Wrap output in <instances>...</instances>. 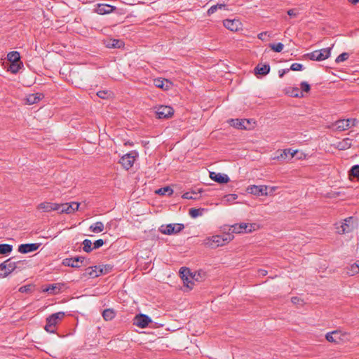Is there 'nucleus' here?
Masks as SVG:
<instances>
[{
  "instance_id": "f257e3e1",
  "label": "nucleus",
  "mask_w": 359,
  "mask_h": 359,
  "mask_svg": "<svg viewBox=\"0 0 359 359\" xmlns=\"http://www.w3.org/2000/svg\"><path fill=\"white\" fill-rule=\"evenodd\" d=\"M336 233L346 234L354 231L358 227V219L353 217H347L334 224Z\"/></svg>"
},
{
  "instance_id": "f03ea898",
  "label": "nucleus",
  "mask_w": 359,
  "mask_h": 359,
  "mask_svg": "<svg viewBox=\"0 0 359 359\" xmlns=\"http://www.w3.org/2000/svg\"><path fill=\"white\" fill-rule=\"evenodd\" d=\"M233 238V236L231 233H223L220 235H215L207 238L204 241V244L210 246L215 245V247H220L227 245Z\"/></svg>"
},
{
  "instance_id": "7ed1b4c3",
  "label": "nucleus",
  "mask_w": 359,
  "mask_h": 359,
  "mask_svg": "<svg viewBox=\"0 0 359 359\" xmlns=\"http://www.w3.org/2000/svg\"><path fill=\"white\" fill-rule=\"evenodd\" d=\"M64 312H57L50 316L46 319V325L44 327L45 330L50 333H55L56 325L64 318Z\"/></svg>"
},
{
  "instance_id": "20e7f679",
  "label": "nucleus",
  "mask_w": 359,
  "mask_h": 359,
  "mask_svg": "<svg viewBox=\"0 0 359 359\" xmlns=\"http://www.w3.org/2000/svg\"><path fill=\"white\" fill-rule=\"evenodd\" d=\"M259 225L255 223H241L236 224L229 227V231L231 233H250L258 229Z\"/></svg>"
},
{
  "instance_id": "39448f33",
  "label": "nucleus",
  "mask_w": 359,
  "mask_h": 359,
  "mask_svg": "<svg viewBox=\"0 0 359 359\" xmlns=\"http://www.w3.org/2000/svg\"><path fill=\"white\" fill-rule=\"evenodd\" d=\"M325 339L329 342L339 344L348 340V335L340 330H334L327 332L325 335Z\"/></svg>"
},
{
  "instance_id": "423d86ee",
  "label": "nucleus",
  "mask_w": 359,
  "mask_h": 359,
  "mask_svg": "<svg viewBox=\"0 0 359 359\" xmlns=\"http://www.w3.org/2000/svg\"><path fill=\"white\" fill-rule=\"evenodd\" d=\"M184 228V224L179 223L162 224L159 227V231L165 235H175L182 231Z\"/></svg>"
},
{
  "instance_id": "0eeeda50",
  "label": "nucleus",
  "mask_w": 359,
  "mask_h": 359,
  "mask_svg": "<svg viewBox=\"0 0 359 359\" xmlns=\"http://www.w3.org/2000/svg\"><path fill=\"white\" fill-rule=\"evenodd\" d=\"M330 51L331 48H323L309 53L307 57L311 60L322 61L330 57Z\"/></svg>"
},
{
  "instance_id": "6e6552de",
  "label": "nucleus",
  "mask_w": 359,
  "mask_h": 359,
  "mask_svg": "<svg viewBox=\"0 0 359 359\" xmlns=\"http://www.w3.org/2000/svg\"><path fill=\"white\" fill-rule=\"evenodd\" d=\"M80 203L76 202L57 203V211L59 213L72 214L78 210Z\"/></svg>"
},
{
  "instance_id": "1a4fd4ad",
  "label": "nucleus",
  "mask_w": 359,
  "mask_h": 359,
  "mask_svg": "<svg viewBox=\"0 0 359 359\" xmlns=\"http://www.w3.org/2000/svg\"><path fill=\"white\" fill-rule=\"evenodd\" d=\"M229 123L237 129L250 130L253 128L252 123L254 124L255 121L252 119H231Z\"/></svg>"
},
{
  "instance_id": "9d476101",
  "label": "nucleus",
  "mask_w": 359,
  "mask_h": 359,
  "mask_svg": "<svg viewBox=\"0 0 359 359\" xmlns=\"http://www.w3.org/2000/svg\"><path fill=\"white\" fill-rule=\"evenodd\" d=\"M276 154L277 155L273 157L274 160L290 161L298 154V150H292L291 149H283V150H278Z\"/></svg>"
},
{
  "instance_id": "9b49d317",
  "label": "nucleus",
  "mask_w": 359,
  "mask_h": 359,
  "mask_svg": "<svg viewBox=\"0 0 359 359\" xmlns=\"http://www.w3.org/2000/svg\"><path fill=\"white\" fill-rule=\"evenodd\" d=\"M248 194L256 196H268V186L266 185H250L246 189Z\"/></svg>"
},
{
  "instance_id": "f8f14e48",
  "label": "nucleus",
  "mask_w": 359,
  "mask_h": 359,
  "mask_svg": "<svg viewBox=\"0 0 359 359\" xmlns=\"http://www.w3.org/2000/svg\"><path fill=\"white\" fill-rule=\"evenodd\" d=\"M137 156V154L136 151H130V153L123 156L119 163L123 166L124 168L128 170L133 165Z\"/></svg>"
},
{
  "instance_id": "ddd939ff",
  "label": "nucleus",
  "mask_w": 359,
  "mask_h": 359,
  "mask_svg": "<svg viewBox=\"0 0 359 359\" xmlns=\"http://www.w3.org/2000/svg\"><path fill=\"white\" fill-rule=\"evenodd\" d=\"M155 109V112L158 118H168L174 114L173 109L170 106L161 105Z\"/></svg>"
},
{
  "instance_id": "4468645a",
  "label": "nucleus",
  "mask_w": 359,
  "mask_h": 359,
  "mask_svg": "<svg viewBox=\"0 0 359 359\" xmlns=\"http://www.w3.org/2000/svg\"><path fill=\"white\" fill-rule=\"evenodd\" d=\"M65 283H57L54 284L48 285L42 287V292H46L50 295L57 294L61 292Z\"/></svg>"
},
{
  "instance_id": "2eb2a0df",
  "label": "nucleus",
  "mask_w": 359,
  "mask_h": 359,
  "mask_svg": "<svg viewBox=\"0 0 359 359\" xmlns=\"http://www.w3.org/2000/svg\"><path fill=\"white\" fill-rule=\"evenodd\" d=\"M108 271L107 266L89 267L86 270V275H88L90 278H96L102 274L106 273Z\"/></svg>"
},
{
  "instance_id": "dca6fc26",
  "label": "nucleus",
  "mask_w": 359,
  "mask_h": 359,
  "mask_svg": "<svg viewBox=\"0 0 359 359\" xmlns=\"http://www.w3.org/2000/svg\"><path fill=\"white\" fill-rule=\"evenodd\" d=\"M151 322V319L147 315L138 314L135 317L133 324L140 328H145Z\"/></svg>"
},
{
  "instance_id": "f3484780",
  "label": "nucleus",
  "mask_w": 359,
  "mask_h": 359,
  "mask_svg": "<svg viewBox=\"0 0 359 359\" xmlns=\"http://www.w3.org/2000/svg\"><path fill=\"white\" fill-rule=\"evenodd\" d=\"M224 26L231 32H237L241 27V22L238 20H225L223 21Z\"/></svg>"
},
{
  "instance_id": "a211bd4d",
  "label": "nucleus",
  "mask_w": 359,
  "mask_h": 359,
  "mask_svg": "<svg viewBox=\"0 0 359 359\" xmlns=\"http://www.w3.org/2000/svg\"><path fill=\"white\" fill-rule=\"evenodd\" d=\"M210 178L219 184H226L230 180L227 175L215 172H210Z\"/></svg>"
},
{
  "instance_id": "6ab92c4d",
  "label": "nucleus",
  "mask_w": 359,
  "mask_h": 359,
  "mask_svg": "<svg viewBox=\"0 0 359 359\" xmlns=\"http://www.w3.org/2000/svg\"><path fill=\"white\" fill-rule=\"evenodd\" d=\"M83 261V257H76L74 258H67L62 261V264L67 266L77 268L81 266V263Z\"/></svg>"
},
{
  "instance_id": "aec40b11",
  "label": "nucleus",
  "mask_w": 359,
  "mask_h": 359,
  "mask_svg": "<svg viewBox=\"0 0 359 359\" xmlns=\"http://www.w3.org/2000/svg\"><path fill=\"white\" fill-rule=\"evenodd\" d=\"M116 10V8L109 4H98L95 12L100 15L109 14Z\"/></svg>"
},
{
  "instance_id": "412c9836",
  "label": "nucleus",
  "mask_w": 359,
  "mask_h": 359,
  "mask_svg": "<svg viewBox=\"0 0 359 359\" xmlns=\"http://www.w3.org/2000/svg\"><path fill=\"white\" fill-rule=\"evenodd\" d=\"M332 127H334V130L337 131H344L350 128L347 119L338 120L332 125Z\"/></svg>"
},
{
  "instance_id": "4be33fe9",
  "label": "nucleus",
  "mask_w": 359,
  "mask_h": 359,
  "mask_svg": "<svg viewBox=\"0 0 359 359\" xmlns=\"http://www.w3.org/2000/svg\"><path fill=\"white\" fill-rule=\"evenodd\" d=\"M14 269V267L11 264H7L4 262L0 265V278H5L8 276Z\"/></svg>"
},
{
  "instance_id": "5701e85b",
  "label": "nucleus",
  "mask_w": 359,
  "mask_h": 359,
  "mask_svg": "<svg viewBox=\"0 0 359 359\" xmlns=\"http://www.w3.org/2000/svg\"><path fill=\"white\" fill-rule=\"evenodd\" d=\"M154 84L156 87L163 90H168L172 83L167 79H156L154 80Z\"/></svg>"
},
{
  "instance_id": "b1692460",
  "label": "nucleus",
  "mask_w": 359,
  "mask_h": 359,
  "mask_svg": "<svg viewBox=\"0 0 359 359\" xmlns=\"http://www.w3.org/2000/svg\"><path fill=\"white\" fill-rule=\"evenodd\" d=\"M57 203L44 202L39 205L38 208L44 212L57 211Z\"/></svg>"
},
{
  "instance_id": "393cba45",
  "label": "nucleus",
  "mask_w": 359,
  "mask_h": 359,
  "mask_svg": "<svg viewBox=\"0 0 359 359\" xmlns=\"http://www.w3.org/2000/svg\"><path fill=\"white\" fill-rule=\"evenodd\" d=\"M104 45L107 48H121L123 46V42L121 40L109 39L104 41Z\"/></svg>"
},
{
  "instance_id": "a878e982",
  "label": "nucleus",
  "mask_w": 359,
  "mask_h": 359,
  "mask_svg": "<svg viewBox=\"0 0 359 359\" xmlns=\"http://www.w3.org/2000/svg\"><path fill=\"white\" fill-rule=\"evenodd\" d=\"M270 71V66L269 65H258L255 68V74L264 76L269 74Z\"/></svg>"
},
{
  "instance_id": "bb28decb",
  "label": "nucleus",
  "mask_w": 359,
  "mask_h": 359,
  "mask_svg": "<svg viewBox=\"0 0 359 359\" xmlns=\"http://www.w3.org/2000/svg\"><path fill=\"white\" fill-rule=\"evenodd\" d=\"M205 278H206V273L203 270H200V271H196L194 273H192L191 278L194 280V283L195 282H202L203 280H204L205 279Z\"/></svg>"
},
{
  "instance_id": "cd10ccee",
  "label": "nucleus",
  "mask_w": 359,
  "mask_h": 359,
  "mask_svg": "<svg viewBox=\"0 0 359 359\" xmlns=\"http://www.w3.org/2000/svg\"><path fill=\"white\" fill-rule=\"evenodd\" d=\"M351 140L349 138H344L337 144V148L340 150H345L351 147Z\"/></svg>"
},
{
  "instance_id": "c85d7f7f",
  "label": "nucleus",
  "mask_w": 359,
  "mask_h": 359,
  "mask_svg": "<svg viewBox=\"0 0 359 359\" xmlns=\"http://www.w3.org/2000/svg\"><path fill=\"white\" fill-rule=\"evenodd\" d=\"M89 229L93 233H100L104 231V226L101 222H97L96 223L90 226Z\"/></svg>"
},
{
  "instance_id": "c756f323",
  "label": "nucleus",
  "mask_w": 359,
  "mask_h": 359,
  "mask_svg": "<svg viewBox=\"0 0 359 359\" xmlns=\"http://www.w3.org/2000/svg\"><path fill=\"white\" fill-rule=\"evenodd\" d=\"M359 272V263L357 262L346 268V273L348 276H354Z\"/></svg>"
},
{
  "instance_id": "7c9ffc66",
  "label": "nucleus",
  "mask_w": 359,
  "mask_h": 359,
  "mask_svg": "<svg viewBox=\"0 0 359 359\" xmlns=\"http://www.w3.org/2000/svg\"><path fill=\"white\" fill-rule=\"evenodd\" d=\"M7 58L11 63L21 62L20 53L17 51L9 53L7 55Z\"/></svg>"
},
{
  "instance_id": "2f4dec72",
  "label": "nucleus",
  "mask_w": 359,
  "mask_h": 359,
  "mask_svg": "<svg viewBox=\"0 0 359 359\" xmlns=\"http://www.w3.org/2000/svg\"><path fill=\"white\" fill-rule=\"evenodd\" d=\"M41 95L36 93V94H30L26 98V102L28 104H33L36 103L38 101H39Z\"/></svg>"
},
{
  "instance_id": "473e14b6",
  "label": "nucleus",
  "mask_w": 359,
  "mask_h": 359,
  "mask_svg": "<svg viewBox=\"0 0 359 359\" xmlns=\"http://www.w3.org/2000/svg\"><path fill=\"white\" fill-rule=\"evenodd\" d=\"M225 7L226 4H217L216 5H214L208 10V15H211L212 14L215 13L218 9L225 8Z\"/></svg>"
},
{
  "instance_id": "72a5a7b5",
  "label": "nucleus",
  "mask_w": 359,
  "mask_h": 359,
  "mask_svg": "<svg viewBox=\"0 0 359 359\" xmlns=\"http://www.w3.org/2000/svg\"><path fill=\"white\" fill-rule=\"evenodd\" d=\"M114 312L111 309H105L102 312V316L105 320H111L114 318Z\"/></svg>"
},
{
  "instance_id": "f704fd0d",
  "label": "nucleus",
  "mask_w": 359,
  "mask_h": 359,
  "mask_svg": "<svg viewBox=\"0 0 359 359\" xmlns=\"http://www.w3.org/2000/svg\"><path fill=\"white\" fill-rule=\"evenodd\" d=\"M180 274L181 276L182 280H183L184 278L191 277L192 276V273L190 271V270L188 268L182 267L180 269Z\"/></svg>"
},
{
  "instance_id": "c9c22d12",
  "label": "nucleus",
  "mask_w": 359,
  "mask_h": 359,
  "mask_svg": "<svg viewBox=\"0 0 359 359\" xmlns=\"http://www.w3.org/2000/svg\"><path fill=\"white\" fill-rule=\"evenodd\" d=\"M183 283L189 290H192L194 286V280L191 277L184 278Z\"/></svg>"
},
{
  "instance_id": "e433bc0d",
  "label": "nucleus",
  "mask_w": 359,
  "mask_h": 359,
  "mask_svg": "<svg viewBox=\"0 0 359 359\" xmlns=\"http://www.w3.org/2000/svg\"><path fill=\"white\" fill-rule=\"evenodd\" d=\"M22 65V64L21 62L11 63L8 70L11 71L12 73L15 74L21 68Z\"/></svg>"
},
{
  "instance_id": "4c0bfd02",
  "label": "nucleus",
  "mask_w": 359,
  "mask_h": 359,
  "mask_svg": "<svg viewBox=\"0 0 359 359\" xmlns=\"http://www.w3.org/2000/svg\"><path fill=\"white\" fill-rule=\"evenodd\" d=\"M172 192H173L172 189L169 187L161 188L156 191V193L158 194H160V195L168 194L170 196V195L172 194Z\"/></svg>"
},
{
  "instance_id": "58836bf2",
  "label": "nucleus",
  "mask_w": 359,
  "mask_h": 359,
  "mask_svg": "<svg viewBox=\"0 0 359 359\" xmlns=\"http://www.w3.org/2000/svg\"><path fill=\"white\" fill-rule=\"evenodd\" d=\"M269 47L275 52L280 53L283 49V44L281 43H271L269 45Z\"/></svg>"
},
{
  "instance_id": "ea45409f",
  "label": "nucleus",
  "mask_w": 359,
  "mask_h": 359,
  "mask_svg": "<svg viewBox=\"0 0 359 359\" xmlns=\"http://www.w3.org/2000/svg\"><path fill=\"white\" fill-rule=\"evenodd\" d=\"M288 93H290L292 97H302L304 96L302 91H299L297 88H292Z\"/></svg>"
},
{
  "instance_id": "a19ab883",
  "label": "nucleus",
  "mask_w": 359,
  "mask_h": 359,
  "mask_svg": "<svg viewBox=\"0 0 359 359\" xmlns=\"http://www.w3.org/2000/svg\"><path fill=\"white\" fill-rule=\"evenodd\" d=\"M189 215L193 218H196L201 214V210L196 208H191L189 211Z\"/></svg>"
},
{
  "instance_id": "79ce46f5",
  "label": "nucleus",
  "mask_w": 359,
  "mask_h": 359,
  "mask_svg": "<svg viewBox=\"0 0 359 359\" xmlns=\"http://www.w3.org/2000/svg\"><path fill=\"white\" fill-rule=\"evenodd\" d=\"M351 174L359 180V165H355L351 169Z\"/></svg>"
},
{
  "instance_id": "37998d69",
  "label": "nucleus",
  "mask_w": 359,
  "mask_h": 359,
  "mask_svg": "<svg viewBox=\"0 0 359 359\" xmlns=\"http://www.w3.org/2000/svg\"><path fill=\"white\" fill-rule=\"evenodd\" d=\"M348 58V54L347 53H343L340 54L336 59V62L339 63L346 60Z\"/></svg>"
},
{
  "instance_id": "c03bdc74",
  "label": "nucleus",
  "mask_w": 359,
  "mask_h": 359,
  "mask_svg": "<svg viewBox=\"0 0 359 359\" xmlns=\"http://www.w3.org/2000/svg\"><path fill=\"white\" fill-rule=\"evenodd\" d=\"M237 198H238V196L235 194H228V195L225 196V197H224L225 201L228 203L233 202L235 200L237 199Z\"/></svg>"
},
{
  "instance_id": "a18cd8bd",
  "label": "nucleus",
  "mask_w": 359,
  "mask_h": 359,
  "mask_svg": "<svg viewBox=\"0 0 359 359\" xmlns=\"http://www.w3.org/2000/svg\"><path fill=\"white\" fill-rule=\"evenodd\" d=\"M110 94V92L106 90H100L97 93V95L102 99L107 98Z\"/></svg>"
},
{
  "instance_id": "49530a36",
  "label": "nucleus",
  "mask_w": 359,
  "mask_h": 359,
  "mask_svg": "<svg viewBox=\"0 0 359 359\" xmlns=\"http://www.w3.org/2000/svg\"><path fill=\"white\" fill-rule=\"evenodd\" d=\"M33 286L32 285H27L25 286H22L19 288V292H30L32 290Z\"/></svg>"
},
{
  "instance_id": "de8ad7c7",
  "label": "nucleus",
  "mask_w": 359,
  "mask_h": 359,
  "mask_svg": "<svg viewBox=\"0 0 359 359\" xmlns=\"http://www.w3.org/2000/svg\"><path fill=\"white\" fill-rule=\"evenodd\" d=\"M301 88H302V93L303 92H309L310 90V86L307 82L303 81L301 83Z\"/></svg>"
},
{
  "instance_id": "09e8293b",
  "label": "nucleus",
  "mask_w": 359,
  "mask_h": 359,
  "mask_svg": "<svg viewBox=\"0 0 359 359\" xmlns=\"http://www.w3.org/2000/svg\"><path fill=\"white\" fill-rule=\"evenodd\" d=\"M302 65L301 64H299V63H294L291 65L290 67V69L293 70V71H300L302 69Z\"/></svg>"
},
{
  "instance_id": "8fccbe9b",
  "label": "nucleus",
  "mask_w": 359,
  "mask_h": 359,
  "mask_svg": "<svg viewBox=\"0 0 359 359\" xmlns=\"http://www.w3.org/2000/svg\"><path fill=\"white\" fill-rule=\"evenodd\" d=\"M36 249L37 248H18V251L20 253L26 254V253L34 252Z\"/></svg>"
},
{
  "instance_id": "3c124183",
  "label": "nucleus",
  "mask_w": 359,
  "mask_h": 359,
  "mask_svg": "<svg viewBox=\"0 0 359 359\" xmlns=\"http://www.w3.org/2000/svg\"><path fill=\"white\" fill-rule=\"evenodd\" d=\"M194 194H195V193L186 192L182 195V198L185 199H196V197L193 196Z\"/></svg>"
},
{
  "instance_id": "603ef678",
  "label": "nucleus",
  "mask_w": 359,
  "mask_h": 359,
  "mask_svg": "<svg viewBox=\"0 0 359 359\" xmlns=\"http://www.w3.org/2000/svg\"><path fill=\"white\" fill-rule=\"evenodd\" d=\"M348 123H349V127L355 126L358 123V121L356 118H348Z\"/></svg>"
},
{
  "instance_id": "864d4df0",
  "label": "nucleus",
  "mask_w": 359,
  "mask_h": 359,
  "mask_svg": "<svg viewBox=\"0 0 359 359\" xmlns=\"http://www.w3.org/2000/svg\"><path fill=\"white\" fill-rule=\"evenodd\" d=\"M104 244V242L102 239H98L93 243V247H101Z\"/></svg>"
},
{
  "instance_id": "5fc2aeb1",
  "label": "nucleus",
  "mask_w": 359,
  "mask_h": 359,
  "mask_svg": "<svg viewBox=\"0 0 359 359\" xmlns=\"http://www.w3.org/2000/svg\"><path fill=\"white\" fill-rule=\"evenodd\" d=\"M287 14L290 17H297L298 15V12L296 9H290L287 11Z\"/></svg>"
},
{
  "instance_id": "6e6d98bb",
  "label": "nucleus",
  "mask_w": 359,
  "mask_h": 359,
  "mask_svg": "<svg viewBox=\"0 0 359 359\" xmlns=\"http://www.w3.org/2000/svg\"><path fill=\"white\" fill-rule=\"evenodd\" d=\"M13 248H0V254L1 255H8L9 254Z\"/></svg>"
},
{
  "instance_id": "4d7b16f0",
  "label": "nucleus",
  "mask_w": 359,
  "mask_h": 359,
  "mask_svg": "<svg viewBox=\"0 0 359 359\" xmlns=\"http://www.w3.org/2000/svg\"><path fill=\"white\" fill-rule=\"evenodd\" d=\"M92 244H93V242L90 239H85L83 241V247H91Z\"/></svg>"
},
{
  "instance_id": "13d9d810",
  "label": "nucleus",
  "mask_w": 359,
  "mask_h": 359,
  "mask_svg": "<svg viewBox=\"0 0 359 359\" xmlns=\"http://www.w3.org/2000/svg\"><path fill=\"white\" fill-rule=\"evenodd\" d=\"M18 247H39V244L36 243H26V244H20Z\"/></svg>"
},
{
  "instance_id": "bf43d9fd",
  "label": "nucleus",
  "mask_w": 359,
  "mask_h": 359,
  "mask_svg": "<svg viewBox=\"0 0 359 359\" xmlns=\"http://www.w3.org/2000/svg\"><path fill=\"white\" fill-rule=\"evenodd\" d=\"M294 157H296L297 159L300 160V159L306 158V155L302 152H301V153L298 152V154Z\"/></svg>"
},
{
  "instance_id": "052dcab7",
  "label": "nucleus",
  "mask_w": 359,
  "mask_h": 359,
  "mask_svg": "<svg viewBox=\"0 0 359 359\" xmlns=\"http://www.w3.org/2000/svg\"><path fill=\"white\" fill-rule=\"evenodd\" d=\"M277 189H278V187H268L269 195L272 194Z\"/></svg>"
},
{
  "instance_id": "680f3d73",
  "label": "nucleus",
  "mask_w": 359,
  "mask_h": 359,
  "mask_svg": "<svg viewBox=\"0 0 359 359\" xmlns=\"http://www.w3.org/2000/svg\"><path fill=\"white\" fill-rule=\"evenodd\" d=\"M267 274V271L264 269H260L258 271V276H265Z\"/></svg>"
},
{
  "instance_id": "e2e57ef3",
  "label": "nucleus",
  "mask_w": 359,
  "mask_h": 359,
  "mask_svg": "<svg viewBox=\"0 0 359 359\" xmlns=\"http://www.w3.org/2000/svg\"><path fill=\"white\" fill-rule=\"evenodd\" d=\"M267 34L266 32H262L258 34V38L261 40H264V36Z\"/></svg>"
},
{
  "instance_id": "0e129e2a",
  "label": "nucleus",
  "mask_w": 359,
  "mask_h": 359,
  "mask_svg": "<svg viewBox=\"0 0 359 359\" xmlns=\"http://www.w3.org/2000/svg\"><path fill=\"white\" fill-rule=\"evenodd\" d=\"M339 195L338 193H336V192H334V193H330V194H328L327 195V197L329 198H333V197H336Z\"/></svg>"
},
{
  "instance_id": "69168bd1",
  "label": "nucleus",
  "mask_w": 359,
  "mask_h": 359,
  "mask_svg": "<svg viewBox=\"0 0 359 359\" xmlns=\"http://www.w3.org/2000/svg\"><path fill=\"white\" fill-rule=\"evenodd\" d=\"M299 301V299L297 297H293L292 299V302L294 304H296Z\"/></svg>"
},
{
  "instance_id": "338daca9",
  "label": "nucleus",
  "mask_w": 359,
  "mask_h": 359,
  "mask_svg": "<svg viewBox=\"0 0 359 359\" xmlns=\"http://www.w3.org/2000/svg\"><path fill=\"white\" fill-rule=\"evenodd\" d=\"M351 4H356L359 2V0H348Z\"/></svg>"
},
{
  "instance_id": "774afa93",
  "label": "nucleus",
  "mask_w": 359,
  "mask_h": 359,
  "mask_svg": "<svg viewBox=\"0 0 359 359\" xmlns=\"http://www.w3.org/2000/svg\"><path fill=\"white\" fill-rule=\"evenodd\" d=\"M84 250L86 252H90L93 248H83Z\"/></svg>"
}]
</instances>
